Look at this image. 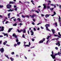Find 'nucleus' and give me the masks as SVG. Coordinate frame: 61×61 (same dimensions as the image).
<instances>
[{"instance_id":"nucleus-1","label":"nucleus","mask_w":61,"mask_h":61,"mask_svg":"<svg viewBox=\"0 0 61 61\" xmlns=\"http://www.w3.org/2000/svg\"><path fill=\"white\" fill-rule=\"evenodd\" d=\"M17 30L18 31V33H21L22 31L24 33H25V32H26V30H25V29H23L24 31H23V30H19L18 29H17Z\"/></svg>"},{"instance_id":"nucleus-2","label":"nucleus","mask_w":61,"mask_h":61,"mask_svg":"<svg viewBox=\"0 0 61 61\" xmlns=\"http://www.w3.org/2000/svg\"><path fill=\"white\" fill-rule=\"evenodd\" d=\"M12 5H10V4H7L6 6L7 8H8V9H10V8L12 6H11Z\"/></svg>"},{"instance_id":"nucleus-3","label":"nucleus","mask_w":61,"mask_h":61,"mask_svg":"<svg viewBox=\"0 0 61 61\" xmlns=\"http://www.w3.org/2000/svg\"><path fill=\"white\" fill-rule=\"evenodd\" d=\"M0 51H1V53H4V49L3 47H2L0 49Z\"/></svg>"},{"instance_id":"nucleus-4","label":"nucleus","mask_w":61,"mask_h":61,"mask_svg":"<svg viewBox=\"0 0 61 61\" xmlns=\"http://www.w3.org/2000/svg\"><path fill=\"white\" fill-rule=\"evenodd\" d=\"M10 4H14V5L15 4V2L14 1H10L9 2Z\"/></svg>"},{"instance_id":"nucleus-5","label":"nucleus","mask_w":61,"mask_h":61,"mask_svg":"<svg viewBox=\"0 0 61 61\" xmlns=\"http://www.w3.org/2000/svg\"><path fill=\"white\" fill-rule=\"evenodd\" d=\"M36 15L35 14H34L33 15H30L29 16H30V17H31L32 18H34V16L36 17Z\"/></svg>"},{"instance_id":"nucleus-6","label":"nucleus","mask_w":61,"mask_h":61,"mask_svg":"<svg viewBox=\"0 0 61 61\" xmlns=\"http://www.w3.org/2000/svg\"><path fill=\"white\" fill-rule=\"evenodd\" d=\"M13 37H15V38H16V39H17V36H16V34H13Z\"/></svg>"},{"instance_id":"nucleus-7","label":"nucleus","mask_w":61,"mask_h":61,"mask_svg":"<svg viewBox=\"0 0 61 61\" xmlns=\"http://www.w3.org/2000/svg\"><path fill=\"white\" fill-rule=\"evenodd\" d=\"M51 56L52 57L53 59H55L56 58V56L54 55H51Z\"/></svg>"},{"instance_id":"nucleus-8","label":"nucleus","mask_w":61,"mask_h":61,"mask_svg":"<svg viewBox=\"0 0 61 61\" xmlns=\"http://www.w3.org/2000/svg\"><path fill=\"white\" fill-rule=\"evenodd\" d=\"M51 30L53 34H54L55 33V30L54 29H51Z\"/></svg>"},{"instance_id":"nucleus-9","label":"nucleus","mask_w":61,"mask_h":61,"mask_svg":"<svg viewBox=\"0 0 61 61\" xmlns=\"http://www.w3.org/2000/svg\"><path fill=\"white\" fill-rule=\"evenodd\" d=\"M4 35V36H7V37H8V35H7V33L5 34L4 33H2Z\"/></svg>"},{"instance_id":"nucleus-10","label":"nucleus","mask_w":61,"mask_h":61,"mask_svg":"<svg viewBox=\"0 0 61 61\" xmlns=\"http://www.w3.org/2000/svg\"><path fill=\"white\" fill-rule=\"evenodd\" d=\"M13 29V28H9V29L8 30V33H9V32H11V30H12Z\"/></svg>"},{"instance_id":"nucleus-11","label":"nucleus","mask_w":61,"mask_h":61,"mask_svg":"<svg viewBox=\"0 0 61 61\" xmlns=\"http://www.w3.org/2000/svg\"><path fill=\"white\" fill-rule=\"evenodd\" d=\"M50 15V14H46L45 15V17L46 18H47L48 17H49Z\"/></svg>"},{"instance_id":"nucleus-12","label":"nucleus","mask_w":61,"mask_h":61,"mask_svg":"<svg viewBox=\"0 0 61 61\" xmlns=\"http://www.w3.org/2000/svg\"><path fill=\"white\" fill-rule=\"evenodd\" d=\"M24 46H25V48L26 47V46H27V47H29L30 46L29 45H24Z\"/></svg>"},{"instance_id":"nucleus-13","label":"nucleus","mask_w":61,"mask_h":61,"mask_svg":"<svg viewBox=\"0 0 61 61\" xmlns=\"http://www.w3.org/2000/svg\"><path fill=\"white\" fill-rule=\"evenodd\" d=\"M45 26L46 27H49L50 26V25L49 24H46L45 25Z\"/></svg>"},{"instance_id":"nucleus-14","label":"nucleus","mask_w":61,"mask_h":61,"mask_svg":"<svg viewBox=\"0 0 61 61\" xmlns=\"http://www.w3.org/2000/svg\"><path fill=\"white\" fill-rule=\"evenodd\" d=\"M30 33H32L31 34V36H33L34 35V32L33 31V30H31L30 31Z\"/></svg>"},{"instance_id":"nucleus-15","label":"nucleus","mask_w":61,"mask_h":61,"mask_svg":"<svg viewBox=\"0 0 61 61\" xmlns=\"http://www.w3.org/2000/svg\"><path fill=\"white\" fill-rule=\"evenodd\" d=\"M43 5L44 6V9H45V8H46V4H43Z\"/></svg>"},{"instance_id":"nucleus-16","label":"nucleus","mask_w":61,"mask_h":61,"mask_svg":"<svg viewBox=\"0 0 61 61\" xmlns=\"http://www.w3.org/2000/svg\"><path fill=\"white\" fill-rule=\"evenodd\" d=\"M59 54H60V52H58V53H56L54 55L56 56V55H59Z\"/></svg>"},{"instance_id":"nucleus-17","label":"nucleus","mask_w":61,"mask_h":61,"mask_svg":"<svg viewBox=\"0 0 61 61\" xmlns=\"http://www.w3.org/2000/svg\"><path fill=\"white\" fill-rule=\"evenodd\" d=\"M43 43V41H42V40H41L40 41H39V44H41V43Z\"/></svg>"},{"instance_id":"nucleus-18","label":"nucleus","mask_w":61,"mask_h":61,"mask_svg":"<svg viewBox=\"0 0 61 61\" xmlns=\"http://www.w3.org/2000/svg\"><path fill=\"white\" fill-rule=\"evenodd\" d=\"M46 29L48 31H50V32H51V30H49L48 28V27H46Z\"/></svg>"},{"instance_id":"nucleus-19","label":"nucleus","mask_w":61,"mask_h":61,"mask_svg":"<svg viewBox=\"0 0 61 61\" xmlns=\"http://www.w3.org/2000/svg\"><path fill=\"white\" fill-rule=\"evenodd\" d=\"M10 60H11V61H14V59L13 58H12V57H11L10 58Z\"/></svg>"},{"instance_id":"nucleus-20","label":"nucleus","mask_w":61,"mask_h":61,"mask_svg":"<svg viewBox=\"0 0 61 61\" xmlns=\"http://www.w3.org/2000/svg\"><path fill=\"white\" fill-rule=\"evenodd\" d=\"M17 20H18V21H21V19H20V18H18Z\"/></svg>"},{"instance_id":"nucleus-21","label":"nucleus","mask_w":61,"mask_h":61,"mask_svg":"<svg viewBox=\"0 0 61 61\" xmlns=\"http://www.w3.org/2000/svg\"><path fill=\"white\" fill-rule=\"evenodd\" d=\"M5 56H6V57H7L8 59H9V58L8 57V55H5Z\"/></svg>"},{"instance_id":"nucleus-22","label":"nucleus","mask_w":61,"mask_h":61,"mask_svg":"<svg viewBox=\"0 0 61 61\" xmlns=\"http://www.w3.org/2000/svg\"><path fill=\"white\" fill-rule=\"evenodd\" d=\"M42 41H43V42H44V41H45V38H43L42 39Z\"/></svg>"},{"instance_id":"nucleus-23","label":"nucleus","mask_w":61,"mask_h":61,"mask_svg":"<svg viewBox=\"0 0 61 61\" xmlns=\"http://www.w3.org/2000/svg\"><path fill=\"white\" fill-rule=\"evenodd\" d=\"M17 25V24L16 23H15L13 25V26H16Z\"/></svg>"},{"instance_id":"nucleus-24","label":"nucleus","mask_w":61,"mask_h":61,"mask_svg":"<svg viewBox=\"0 0 61 61\" xmlns=\"http://www.w3.org/2000/svg\"><path fill=\"white\" fill-rule=\"evenodd\" d=\"M58 46H60V41H58Z\"/></svg>"},{"instance_id":"nucleus-25","label":"nucleus","mask_w":61,"mask_h":61,"mask_svg":"<svg viewBox=\"0 0 61 61\" xmlns=\"http://www.w3.org/2000/svg\"><path fill=\"white\" fill-rule=\"evenodd\" d=\"M20 44H21V42H18L17 43V44L18 45H20Z\"/></svg>"},{"instance_id":"nucleus-26","label":"nucleus","mask_w":61,"mask_h":61,"mask_svg":"<svg viewBox=\"0 0 61 61\" xmlns=\"http://www.w3.org/2000/svg\"><path fill=\"white\" fill-rule=\"evenodd\" d=\"M54 24L56 26H57V23H54Z\"/></svg>"},{"instance_id":"nucleus-27","label":"nucleus","mask_w":61,"mask_h":61,"mask_svg":"<svg viewBox=\"0 0 61 61\" xmlns=\"http://www.w3.org/2000/svg\"><path fill=\"white\" fill-rule=\"evenodd\" d=\"M4 7V6H3V5H0V8H2Z\"/></svg>"},{"instance_id":"nucleus-28","label":"nucleus","mask_w":61,"mask_h":61,"mask_svg":"<svg viewBox=\"0 0 61 61\" xmlns=\"http://www.w3.org/2000/svg\"><path fill=\"white\" fill-rule=\"evenodd\" d=\"M50 36H48V37H47L46 38V39H49V37H50Z\"/></svg>"},{"instance_id":"nucleus-29","label":"nucleus","mask_w":61,"mask_h":61,"mask_svg":"<svg viewBox=\"0 0 61 61\" xmlns=\"http://www.w3.org/2000/svg\"><path fill=\"white\" fill-rule=\"evenodd\" d=\"M58 34L59 36H61V35L60 34V32H58Z\"/></svg>"},{"instance_id":"nucleus-30","label":"nucleus","mask_w":61,"mask_h":61,"mask_svg":"<svg viewBox=\"0 0 61 61\" xmlns=\"http://www.w3.org/2000/svg\"><path fill=\"white\" fill-rule=\"evenodd\" d=\"M47 9H49V8H50V6H47Z\"/></svg>"},{"instance_id":"nucleus-31","label":"nucleus","mask_w":61,"mask_h":61,"mask_svg":"<svg viewBox=\"0 0 61 61\" xmlns=\"http://www.w3.org/2000/svg\"><path fill=\"white\" fill-rule=\"evenodd\" d=\"M50 10L51 11H53V10L54 9V8H50Z\"/></svg>"},{"instance_id":"nucleus-32","label":"nucleus","mask_w":61,"mask_h":61,"mask_svg":"<svg viewBox=\"0 0 61 61\" xmlns=\"http://www.w3.org/2000/svg\"><path fill=\"white\" fill-rule=\"evenodd\" d=\"M11 54L12 55H14L15 54V53L14 52H12L11 53Z\"/></svg>"},{"instance_id":"nucleus-33","label":"nucleus","mask_w":61,"mask_h":61,"mask_svg":"<svg viewBox=\"0 0 61 61\" xmlns=\"http://www.w3.org/2000/svg\"><path fill=\"white\" fill-rule=\"evenodd\" d=\"M4 29H0V31H4Z\"/></svg>"},{"instance_id":"nucleus-34","label":"nucleus","mask_w":61,"mask_h":61,"mask_svg":"<svg viewBox=\"0 0 61 61\" xmlns=\"http://www.w3.org/2000/svg\"><path fill=\"white\" fill-rule=\"evenodd\" d=\"M22 37L23 38H25V35L23 34L22 35Z\"/></svg>"},{"instance_id":"nucleus-35","label":"nucleus","mask_w":61,"mask_h":61,"mask_svg":"<svg viewBox=\"0 0 61 61\" xmlns=\"http://www.w3.org/2000/svg\"><path fill=\"white\" fill-rule=\"evenodd\" d=\"M6 20H5V19H4V20L2 21V22H3V24H4V22H5V21Z\"/></svg>"},{"instance_id":"nucleus-36","label":"nucleus","mask_w":61,"mask_h":61,"mask_svg":"<svg viewBox=\"0 0 61 61\" xmlns=\"http://www.w3.org/2000/svg\"><path fill=\"white\" fill-rule=\"evenodd\" d=\"M52 54L51 55H54V52H53V51H52Z\"/></svg>"},{"instance_id":"nucleus-37","label":"nucleus","mask_w":61,"mask_h":61,"mask_svg":"<svg viewBox=\"0 0 61 61\" xmlns=\"http://www.w3.org/2000/svg\"><path fill=\"white\" fill-rule=\"evenodd\" d=\"M16 42H18V41H19L18 39H16Z\"/></svg>"},{"instance_id":"nucleus-38","label":"nucleus","mask_w":61,"mask_h":61,"mask_svg":"<svg viewBox=\"0 0 61 61\" xmlns=\"http://www.w3.org/2000/svg\"><path fill=\"white\" fill-rule=\"evenodd\" d=\"M32 24L33 25H35V23L33 22H32Z\"/></svg>"},{"instance_id":"nucleus-39","label":"nucleus","mask_w":61,"mask_h":61,"mask_svg":"<svg viewBox=\"0 0 61 61\" xmlns=\"http://www.w3.org/2000/svg\"><path fill=\"white\" fill-rule=\"evenodd\" d=\"M22 16L23 18H25V16L23 15H22Z\"/></svg>"},{"instance_id":"nucleus-40","label":"nucleus","mask_w":61,"mask_h":61,"mask_svg":"<svg viewBox=\"0 0 61 61\" xmlns=\"http://www.w3.org/2000/svg\"><path fill=\"white\" fill-rule=\"evenodd\" d=\"M14 46L15 47H16V46H17V44H15L14 45Z\"/></svg>"},{"instance_id":"nucleus-41","label":"nucleus","mask_w":61,"mask_h":61,"mask_svg":"<svg viewBox=\"0 0 61 61\" xmlns=\"http://www.w3.org/2000/svg\"><path fill=\"white\" fill-rule=\"evenodd\" d=\"M53 13L54 15H56V12L55 11H54Z\"/></svg>"},{"instance_id":"nucleus-42","label":"nucleus","mask_w":61,"mask_h":61,"mask_svg":"<svg viewBox=\"0 0 61 61\" xmlns=\"http://www.w3.org/2000/svg\"><path fill=\"white\" fill-rule=\"evenodd\" d=\"M26 17H27V18H29V16L28 15H26Z\"/></svg>"},{"instance_id":"nucleus-43","label":"nucleus","mask_w":61,"mask_h":61,"mask_svg":"<svg viewBox=\"0 0 61 61\" xmlns=\"http://www.w3.org/2000/svg\"><path fill=\"white\" fill-rule=\"evenodd\" d=\"M34 30L35 31H36V28H34Z\"/></svg>"},{"instance_id":"nucleus-44","label":"nucleus","mask_w":61,"mask_h":61,"mask_svg":"<svg viewBox=\"0 0 61 61\" xmlns=\"http://www.w3.org/2000/svg\"><path fill=\"white\" fill-rule=\"evenodd\" d=\"M32 41H35V39L33 38L32 39Z\"/></svg>"},{"instance_id":"nucleus-45","label":"nucleus","mask_w":61,"mask_h":61,"mask_svg":"<svg viewBox=\"0 0 61 61\" xmlns=\"http://www.w3.org/2000/svg\"><path fill=\"white\" fill-rule=\"evenodd\" d=\"M50 5H51V6H54V4H51Z\"/></svg>"},{"instance_id":"nucleus-46","label":"nucleus","mask_w":61,"mask_h":61,"mask_svg":"<svg viewBox=\"0 0 61 61\" xmlns=\"http://www.w3.org/2000/svg\"><path fill=\"white\" fill-rule=\"evenodd\" d=\"M13 20H14V21H16V19L15 18V19H13Z\"/></svg>"},{"instance_id":"nucleus-47","label":"nucleus","mask_w":61,"mask_h":61,"mask_svg":"<svg viewBox=\"0 0 61 61\" xmlns=\"http://www.w3.org/2000/svg\"><path fill=\"white\" fill-rule=\"evenodd\" d=\"M8 16H10V13H9L8 15Z\"/></svg>"},{"instance_id":"nucleus-48","label":"nucleus","mask_w":61,"mask_h":61,"mask_svg":"<svg viewBox=\"0 0 61 61\" xmlns=\"http://www.w3.org/2000/svg\"><path fill=\"white\" fill-rule=\"evenodd\" d=\"M54 36H58L56 35H54Z\"/></svg>"},{"instance_id":"nucleus-49","label":"nucleus","mask_w":61,"mask_h":61,"mask_svg":"<svg viewBox=\"0 0 61 61\" xmlns=\"http://www.w3.org/2000/svg\"><path fill=\"white\" fill-rule=\"evenodd\" d=\"M26 42H25V41H24V45H25V44H26Z\"/></svg>"},{"instance_id":"nucleus-50","label":"nucleus","mask_w":61,"mask_h":61,"mask_svg":"<svg viewBox=\"0 0 61 61\" xmlns=\"http://www.w3.org/2000/svg\"><path fill=\"white\" fill-rule=\"evenodd\" d=\"M15 11H17V8H15Z\"/></svg>"},{"instance_id":"nucleus-51","label":"nucleus","mask_w":61,"mask_h":61,"mask_svg":"<svg viewBox=\"0 0 61 61\" xmlns=\"http://www.w3.org/2000/svg\"><path fill=\"white\" fill-rule=\"evenodd\" d=\"M3 44L4 45H6V43H5V42H4Z\"/></svg>"},{"instance_id":"nucleus-52","label":"nucleus","mask_w":61,"mask_h":61,"mask_svg":"<svg viewBox=\"0 0 61 61\" xmlns=\"http://www.w3.org/2000/svg\"><path fill=\"white\" fill-rule=\"evenodd\" d=\"M10 11H11V12H12V11H14V10L10 9Z\"/></svg>"},{"instance_id":"nucleus-53","label":"nucleus","mask_w":61,"mask_h":61,"mask_svg":"<svg viewBox=\"0 0 61 61\" xmlns=\"http://www.w3.org/2000/svg\"><path fill=\"white\" fill-rule=\"evenodd\" d=\"M36 13H39V12L37 10H36Z\"/></svg>"},{"instance_id":"nucleus-54","label":"nucleus","mask_w":61,"mask_h":61,"mask_svg":"<svg viewBox=\"0 0 61 61\" xmlns=\"http://www.w3.org/2000/svg\"><path fill=\"white\" fill-rule=\"evenodd\" d=\"M15 18V17H12L11 18H10V20H11L12 19H13V18Z\"/></svg>"},{"instance_id":"nucleus-55","label":"nucleus","mask_w":61,"mask_h":61,"mask_svg":"<svg viewBox=\"0 0 61 61\" xmlns=\"http://www.w3.org/2000/svg\"><path fill=\"white\" fill-rule=\"evenodd\" d=\"M31 45V44L30 43V42H29V46H30Z\"/></svg>"},{"instance_id":"nucleus-56","label":"nucleus","mask_w":61,"mask_h":61,"mask_svg":"<svg viewBox=\"0 0 61 61\" xmlns=\"http://www.w3.org/2000/svg\"><path fill=\"white\" fill-rule=\"evenodd\" d=\"M59 20H61V18H60V16H59Z\"/></svg>"},{"instance_id":"nucleus-57","label":"nucleus","mask_w":61,"mask_h":61,"mask_svg":"<svg viewBox=\"0 0 61 61\" xmlns=\"http://www.w3.org/2000/svg\"><path fill=\"white\" fill-rule=\"evenodd\" d=\"M55 49H56V50H57V49H58V48H57V47H55Z\"/></svg>"},{"instance_id":"nucleus-58","label":"nucleus","mask_w":61,"mask_h":61,"mask_svg":"<svg viewBox=\"0 0 61 61\" xmlns=\"http://www.w3.org/2000/svg\"><path fill=\"white\" fill-rule=\"evenodd\" d=\"M4 26L2 27L1 29H4Z\"/></svg>"},{"instance_id":"nucleus-59","label":"nucleus","mask_w":61,"mask_h":61,"mask_svg":"<svg viewBox=\"0 0 61 61\" xmlns=\"http://www.w3.org/2000/svg\"><path fill=\"white\" fill-rule=\"evenodd\" d=\"M42 16H44V15L43 14H41Z\"/></svg>"},{"instance_id":"nucleus-60","label":"nucleus","mask_w":61,"mask_h":61,"mask_svg":"<svg viewBox=\"0 0 61 61\" xmlns=\"http://www.w3.org/2000/svg\"><path fill=\"white\" fill-rule=\"evenodd\" d=\"M33 20L34 22H35V21H36V20H35V19H33Z\"/></svg>"},{"instance_id":"nucleus-61","label":"nucleus","mask_w":61,"mask_h":61,"mask_svg":"<svg viewBox=\"0 0 61 61\" xmlns=\"http://www.w3.org/2000/svg\"><path fill=\"white\" fill-rule=\"evenodd\" d=\"M56 40H59V38H58L57 39H56Z\"/></svg>"},{"instance_id":"nucleus-62","label":"nucleus","mask_w":61,"mask_h":61,"mask_svg":"<svg viewBox=\"0 0 61 61\" xmlns=\"http://www.w3.org/2000/svg\"><path fill=\"white\" fill-rule=\"evenodd\" d=\"M37 30H40V29L39 28H38L37 29Z\"/></svg>"},{"instance_id":"nucleus-63","label":"nucleus","mask_w":61,"mask_h":61,"mask_svg":"<svg viewBox=\"0 0 61 61\" xmlns=\"http://www.w3.org/2000/svg\"><path fill=\"white\" fill-rule=\"evenodd\" d=\"M2 44V41H0V45H1Z\"/></svg>"},{"instance_id":"nucleus-64","label":"nucleus","mask_w":61,"mask_h":61,"mask_svg":"<svg viewBox=\"0 0 61 61\" xmlns=\"http://www.w3.org/2000/svg\"><path fill=\"white\" fill-rule=\"evenodd\" d=\"M59 23H60V25L61 26V22H60Z\"/></svg>"}]
</instances>
